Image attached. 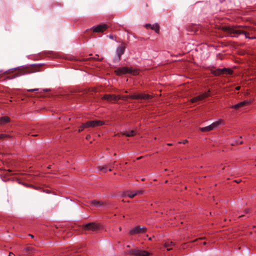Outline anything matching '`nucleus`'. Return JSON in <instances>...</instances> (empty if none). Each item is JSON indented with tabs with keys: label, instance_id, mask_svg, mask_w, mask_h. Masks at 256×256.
I'll use <instances>...</instances> for the list:
<instances>
[{
	"label": "nucleus",
	"instance_id": "nucleus-1",
	"mask_svg": "<svg viewBox=\"0 0 256 256\" xmlns=\"http://www.w3.org/2000/svg\"><path fill=\"white\" fill-rule=\"evenodd\" d=\"M226 30L230 34L231 36L238 37L240 35H244L246 38H248L247 34L246 32L244 30V28L240 26H228L225 28ZM250 38H255V36L252 38L248 37Z\"/></svg>",
	"mask_w": 256,
	"mask_h": 256
},
{
	"label": "nucleus",
	"instance_id": "nucleus-2",
	"mask_svg": "<svg viewBox=\"0 0 256 256\" xmlns=\"http://www.w3.org/2000/svg\"><path fill=\"white\" fill-rule=\"evenodd\" d=\"M115 73L118 76H121L122 74H130L134 75H137L139 72L137 69L133 68L132 67H121L116 68L115 71Z\"/></svg>",
	"mask_w": 256,
	"mask_h": 256
},
{
	"label": "nucleus",
	"instance_id": "nucleus-3",
	"mask_svg": "<svg viewBox=\"0 0 256 256\" xmlns=\"http://www.w3.org/2000/svg\"><path fill=\"white\" fill-rule=\"evenodd\" d=\"M39 70V68L35 66L23 68L20 70L18 74H14L11 78H15L16 77L36 72H38Z\"/></svg>",
	"mask_w": 256,
	"mask_h": 256
},
{
	"label": "nucleus",
	"instance_id": "nucleus-4",
	"mask_svg": "<svg viewBox=\"0 0 256 256\" xmlns=\"http://www.w3.org/2000/svg\"><path fill=\"white\" fill-rule=\"evenodd\" d=\"M211 73L215 76H219L224 74H232V70L229 68H217L210 70Z\"/></svg>",
	"mask_w": 256,
	"mask_h": 256
},
{
	"label": "nucleus",
	"instance_id": "nucleus-5",
	"mask_svg": "<svg viewBox=\"0 0 256 256\" xmlns=\"http://www.w3.org/2000/svg\"><path fill=\"white\" fill-rule=\"evenodd\" d=\"M127 253L134 256H150L151 255L150 253L147 251L138 248L130 250L128 251Z\"/></svg>",
	"mask_w": 256,
	"mask_h": 256
},
{
	"label": "nucleus",
	"instance_id": "nucleus-6",
	"mask_svg": "<svg viewBox=\"0 0 256 256\" xmlns=\"http://www.w3.org/2000/svg\"><path fill=\"white\" fill-rule=\"evenodd\" d=\"M105 122L100 120H90L83 124V128H94L104 125Z\"/></svg>",
	"mask_w": 256,
	"mask_h": 256
},
{
	"label": "nucleus",
	"instance_id": "nucleus-7",
	"mask_svg": "<svg viewBox=\"0 0 256 256\" xmlns=\"http://www.w3.org/2000/svg\"><path fill=\"white\" fill-rule=\"evenodd\" d=\"M128 97L130 98L132 100H149L152 98V96L149 94L142 93L139 94L128 95Z\"/></svg>",
	"mask_w": 256,
	"mask_h": 256
},
{
	"label": "nucleus",
	"instance_id": "nucleus-8",
	"mask_svg": "<svg viewBox=\"0 0 256 256\" xmlns=\"http://www.w3.org/2000/svg\"><path fill=\"white\" fill-rule=\"evenodd\" d=\"M146 231V228L144 226H136L132 228L129 232V234L132 235H134L140 234H144Z\"/></svg>",
	"mask_w": 256,
	"mask_h": 256
},
{
	"label": "nucleus",
	"instance_id": "nucleus-9",
	"mask_svg": "<svg viewBox=\"0 0 256 256\" xmlns=\"http://www.w3.org/2000/svg\"><path fill=\"white\" fill-rule=\"evenodd\" d=\"M210 91L208 90L207 92H205L200 94V95L193 98L191 99L190 101L192 103L196 102L198 101L202 100L210 96Z\"/></svg>",
	"mask_w": 256,
	"mask_h": 256
},
{
	"label": "nucleus",
	"instance_id": "nucleus-10",
	"mask_svg": "<svg viewBox=\"0 0 256 256\" xmlns=\"http://www.w3.org/2000/svg\"><path fill=\"white\" fill-rule=\"evenodd\" d=\"M102 99L110 102H115L120 100L118 95L106 94L103 96Z\"/></svg>",
	"mask_w": 256,
	"mask_h": 256
},
{
	"label": "nucleus",
	"instance_id": "nucleus-11",
	"mask_svg": "<svg viewBox=\"0 0 256 256\" xmlns=\"http://www.w3.org/2000/svg\"><path fill=\"white\" fill-rule=\"evenodd\" d=\"M91 28L94 32H102L108 28V26L106 24H99Z\"/></svg>",
	"mask_w": 256,
	"mask_h": 256
},
{
	"label": "nucleus",
	"instance_id": "nucleus-12",
	"mask_svg": "<svg viewBox=\"0 0 256 256\" xmlns=\"http://www.w3.org/2000/svg\"><path fill=\"white\" fill-rule=\"evenodd\" d=\"M84 228L86 230L94 231L99 228V226L94 222L88 223L84 226Z\"/></svg>",
	"mask_w": 256,
	"mask_h": 256
},
{
	"label": "nucleus",
	"instance_id": "nucleus-13",
	"mask_svg": "<svg viewBox=\"0 0 256 256\" xmlns=\"http://www.w3.org/2000/svg\"><path fill=\"white\" fill-rule=\"evenodd\" d=\"M250 103V102L249 100H244L237 104L232 106L230 108L234 110H239L242 108L246 105Z\"/></svg>",
	"mask_w": 256,
	"mask_h": 256
},
{
	"label": "nucleus",
	"instance_id": "nucleus-14",
	"mask_svg": "<svg viewBox=\"0 0 256 256\" xmlns=\"http://www.w3.org/2000/svg\"><path fill=\"white\" fill-rule=\"evenodd\" d=\"M125 46L123 45L120 46L116 50V54L118 55V60H120V57L124 52Z\"/></svg>",
	"mask_w": 256,
	"mask_h": 256
},
{
	"label": "nucleus",
	"instance_id": "nucleus-15",
	"mask_svg": "<svg viewBox=\"0 0 256 256\" xmlns=\"http://www.w3.org/2000/svg\"><path fill=\"white\" fill-rule=\"evenodd\" d=\"M224 124V122L222 119H219L218 120L214 122L210 125L212 130H214L217 128L220 125Z\"/></svg>",
	"mask_w": 256,
	"mask_h": 256
},
{
	"label": "nucleus",
	"instance_id": "nucleus-16",
	"mask_svg": "<svg viewBox=\"0 0 256 256\" xmlns=\"http://www.w3.org/2000/svg\"><path fill=\"white\" fill-rule=\"evenodd\" d=\"M10 118L8 116H3L0 117V125L4 126L10 122Z\"/></svg>",
	"mask_w": 256,
	"mask_h": 256
},
{
	"label": "nucleus",
	"instance_id": "nucleus-17",
	"mask_svg": "<svg viewBox=\"0 0 256 256\" xmlns=\"http://www.w3.org/2000/svg\"><path fill=\"white\" fill-rule=\"evenodd\" d=\"M175 246V243L171 242L168 241L164 243V246L168 250H170L172 249V248Z\"/></svg>",
	"mask_w": 256,
	"mask_h": 256
},
{
	"label": "nucleus",
	"instance_id": "nucleus-18",
	"mask_svg": "<svg viewBox=\"0 0 256 256\" xmlns=\"http://www.w3.org/2000/svg\"><path fill=\"white\" fill-rule=\"evenodd\" d=\"M112 168L113 167H112L111 166L108 165L104 166H99L98 168L100 170L102 171L103 172H106L108 170L110 172L112 171Z\"/></svg>",
	"mask_w": 256,
	"mask_h": 256
},
{
	"label": "nucleus",
	"instance_id": "nucleus-19",
	"mask_svg": "<svg viewBox=\"0 0 256 256\" xmlns=\"http://www.w3.org/2000/svg\"><path fill=\"white\" fill-rule=\"evenodd\" d=\"M24 250L28 254H30L34 252L36 250L32 246H28L24 248Z\"/></svg>",
	"mask_w": 256,
	"mask_h": 256
},
{
	"label": "nucleus",
	"instance_id": "nucleus-20",
	"mask_svg": "<svg viewBox=\"0 0 256 256\" xmlns=\"http://www.w3.org/2000/svg\"><path fill=\"white\" fill-rule=\"evenodd\" d=\"M136 132L134 130H131L129 131H126L124 132V134L126 136H132L136 134Z\"/></svg>",
	"mask_w": 256,
	"mask_h": 256
},
{
	"label": "nucleus",
	"instance_id": "nucleus-21",
	"mask_svg": "<svg viewBox=\"0 0 256 256\" xmlns=\"http://www.w3.org/2000/svg\"><path fill=\"white\" fill-rule=\"evenodd\" d=\"M138 194H141V192L140 191H137L136 192H130L127 193L126 196L130 198H132L136 195H137Z\"/></svg>",
	"mask_w": 256,
	"mask_h": 256
},
{
	"label": "nucleus",
	"instance_id": "nucleus-22",
	"mask_svg": "<svg viewBox=\"0 0 256 256\" xmlns=\"http://www.w3.org/2000/svg\"><path fill=\"white\" fill-rule=\"evenodd\" d=\"M150 29L154 30L157 34L159 33L160 26L158 24H152Z\"/></svg>",
	"mask_w": 256,
	"mask_h": 256
},
{
	"label": "nucleus",
	"instance_id": "nucleus-23",
	"mask_svg": "<svg viewBox=\"0 0 256 256\" xmlns=\"http://www.w3.org/2000/svg\"><path fill=\"white\" fill-rule=\"evenodd\" d=\"M200 130L201 132H208L210 130H212L210 125H209V126H205V127L200 128Z\"/></svg>",
	"mask_w": 256,
	"mask_h": 256
},
{
	"label": "nucleus",
	"instance_id": "nucleus-24",
	"mask_svg": "<svg viewBox=\"0 0 256 256\" xmlns=\"http://www.w3.org/2000/svg\"><path fill=\"white\" fill-rule=\"evenodd\" d=\"M11 136L6 134H0V140H3L6 138H10Z\"/></svg>",
	"mask_w": 256,
	"mask_h": 256
},
{
	"label": "nucleus",
	"instance_id": "nucleus-25",
	"mask_svg": "<svg viewBox=\"0 0 256 256\" xmlns=\"http://www.w3.org/2000/svg\"><path fill=\"white\" fill-rule=\"evenodd\" d=\"M92 204L96 206H102L100 202L99 201H97L96 200H94L92 202Z\"/></svg>",
	"mask_w": 256,
	"mask_h": 256
},
{
	"label": "nucleus",
	"instance_id": "nucleus-26",
	"mask_svg": "<svg viewBox=\"0 0 256 256\" xmlns=\"http://www.w3.org/2000/svg\"><path fill=\"white\" fill-rule=\"evenodd\" d=\"M118 96L120 98V100H126L128 98H130L128 96H120V95H118Z\"/></svg>",
	"mask_w": 256,
	"mask_h": 256
},
{
	"label": "nucleus",
	"instance_id": "nucleus-27",
	"mask_svg": "<svg viewBox=\"0 0 256 256\" xmlns=\"http://www.w3.org/2000/svg\"><path fill=\"white\" fill-rule=\"evenodd\" d=\"M83 128V124H82V125L80 126L79 128V129H78V132H82L84 128Z\"/></svg>",
	"mask_w": 256,
	"mask_h": 256
},
{
	"label": "nucleus",
	"instance_id": "nucleus-28",
	"mask_svg": "<svg viewBox=\"0 0 256 256\" xmlns=\"http://www.w3.org/2000/svg\"><path fill=\"white\" fill-rule=\"evenodd\" d=\"M152 25L150 24H146L145 25V27L146 28H151V27H152Z\"/></svg>",
	"mask_w": 256,
	"mask_h": 256
},
{
	"label": "nucleus",
	"instance_id": "nucleus-29",
	"mask_svg": "<svg viewBox=\"0 0 256 256\" xmlns=\"http://www.w3.org/2000/svg\"><path fill=\"white\" fill-rule=\"evenodd\" d=\"M0 74H8V70H0Z\"/></svg>",
	"mask_w": 256,
	"mask_h": 256
},
{
	"label": "nucleus",
	"instance_id": "nucleus-30",
	"mask_svg": "<svg viewBox=\"0 0 256 256\" xmlns=\"http://www.w3.org/2000/svg\"><path fill=\"white\" fill-rule=\"evenodd\" d=\"M38 88H34V89H31V90H28V92H34V91H36V90H38Z\"/></svg>",
	"mask_w": 256,
	"mask_h": 256
},
{
	"label": "nucleus",
	"instance_id": "nucleus-31",
	"mask_svg": "<svg viewBox=\"0 0 256 256\" xmlns=\"http://www.w3.org/2000/svg\"><path fill=\"white\" fill-rule=\"evenodd\" d=\"M186 142H188V140H184V141L182 142V144H186Z\"/></svg>",
	"mask_w": 256,
	"mask_h": 256
},
{
	"label": "nucleus",
	"instance_id": "nucleus-32",
	"mask_svg": "<svg viewBox=\"0 0 256 256\" xmlns=\"http://www.w3.org/2000/svg\"><path fill=\"white\" fill-rule=\"evenodd\" d=\"M240 89V86H236V90H239Z\"/></svg>",
	"mask_w": 256,
	"mask_h": 256
},
{
	"label": "nucleus",
	"instance_id": "nucleus-33",
	"mask_svg": "<svg viewBox=\"0 0 256 256\" xmlns=\"http://www.w3.org/2000/svg\"><path fill=\"white\" fill-rule=\"evenodd\" d=\"M109 38H112V39H113L114 38V36L112 35H110L109 36Z\"/></svg>",
	"mask_w": 256,
	"mask_h": 256
},
{
	"label": "nucleus",
	"instance_id": "nucleus-34",
	"mask_svg": "<svg viewBox=\"0 0 256 256\" xmlns=\"http://www.w3.org/2000/svg\"><path fill=\"white\" fill-rule=\"evenodd\" d=\"M28 236H30L32 238H34V236H32V234H28Z\"/></svg>",
	"mask_w": 256,
	"mask_h": 256
},
{
	"label": "nucleus",
	"instance_id": "nucleus-35",
	"mask_svg": "<svg viewBox=\"0 0 256 256\" xmlns=\"http://www.w3.org/2000/svg\"><path fill=\"white\" fill-rule=\"evenodd\" d=\"M148 240H152V238L151 237H150V238H148Z\"/></svg>",
	"mask_w": 256,
	"mask_h": 256
},
{
	"label": "nucleus",
	"instance_id": "nucleus-36",
	"mask_svg": "<svg viewBox=\"0 0 256 256\" xmlns=\"http://www.w3.org/2000/svg\"><path fill=\"white\" fill-rule=\"evenodd\" d=\"M244 216L242 214V215H239L238 216L239 218H240V217H242V216Z\"/></svg>",
	"mask_w": 256,
	"mask_h": 256
},
{
	"label": "nucleus",
	"instance_id": "nucleus-37",
	"mask_svg": "<svg viewBox=\"0 0 256 256\" xmlns=\"http://www.w3.org/2000/svg\"><path fill=\"white\" fill-rule=\"evenodd\" d=\"M12 254V252H10V253L9 254V255H8V256H11V254Z\"/></svg>",
	"mask_w": 256,
	"mask_h": 256
},
{
	"label": "nucleus",
	"instance_id": "nucleus-38",
	"mask_svg": "<svg viewBox=\"0 0 256 256\" xmlns=\"http://www.w3.org/2000/svg\"><path fill=\"white\" fill-rule=\"evenodd\" d=\"M32 136H37V134H32Z\"/></svg>",
	"mask_w": 256,
	"mask_h": 256
},
{
	"label": "nucleus",
	"instance_id": "nucleus-39",
	"mask_svg": "<svg viewBox=\"0 0 256 256\" xmlns=\"http://www.w3.org/2000/svg\"><path fill=\"white\" fill-rule=\"evenodd\" d=\"M238 142L239 143V144H242V141H240V142Z\"/></svg>",
	"mask_w": 256,
	"mask_h": 256
},
{
	"label": "nucleus",
	"instance_id": "nucleus-40",
	"mask_svg": "<svg viewBox=\"0 0 256 256\" xmlns=\"http://www.w3.org/2000/svg\"><path fill=\"white\" fill-rule=\"evenodd\" d=\"M126 247H127V248H130V245H127V246H126Z\"/></svg>",
	"mask_w": 256,
	"mask_h": 256
},
{
	"label": "nucleus",
	"instance_id": "nucleus-41",
	"mask_svg": "<svg viewBox=\"0 0 256 256\" xmlns=\"http://www.w3.org/2000/svg\"><path fill=\"white\" fill-rule=\"evenodd\" d=\"M48 168H51V166H49Z\"/></svg>",
	"mask_w": 256,
	"mask_h": 256
},
{
	"label": "nucleus",
	"instance_id": "nucleus-42",
	"mask_svg": "<svg viewBox=\"0 0 256 256\" xmlns=\"http://www.w3.org/2000/svg\"><path fill=\"white\" fill-rule=\"evenodd\" d=\"M119 230H122L121 227H120V228H119Z\"/></svg>",
	"mask_w": 256,
	"mask_h": 256
},
{
	"label": "nucleus",
	"instance_id": "nucleus-43",
	"mask_svg": "<svg viewBox=\"0 0 256 256\" xmlns=\"http://www.w3.org/2000/svg\"><path fill=\"white\" fill-rule=\"evenodd\" d=\"M168 144V145H170H170H172V144Z\"/></svg>",
	"mask_w": 256,
	"mask_h": 256
}]
</instances>
